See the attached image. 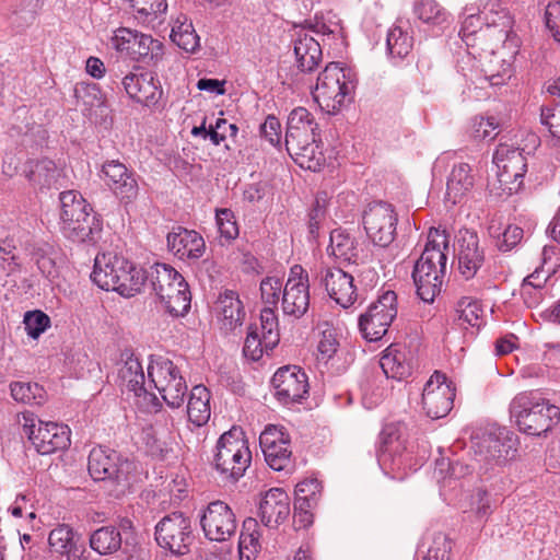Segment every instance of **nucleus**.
Returning a JSON list of instances; mask_svg holds the SVG:
<instances>
[{
    "instance_id": "1",
    "label": "nucleus",
    "mask_w": 560,
    "mask_h": 560,
    "mask_svg": "<svg viewBox=\"0 0 560 560\" xmlns=\"http://www.w3.org/2000/svg\"><path fill=\"white\" fill-rule=\"evenodd\" d=\"M448 236L444 230L431 228L420 258L416 261L412 279L419 298L431 303L440 294L446 269Z\"/></svg>"
},
{
    "instance_id": "2",
    "label": "nucleus",
    "mask_w": 560,
    "mask_h": 560,
    "mask_svg": "<svg viewBox=\"0 0 560 560\" xmlns=\"http://www.w3.org/2000/svg\"><path fill=\"white\" fill-rule=\"evenodd\" d=\"M482 11L474 13L471 8H466V18L462 23L459 36L471 51H487L493 48L492 43H504L510 39L512 21L504 9H494V4Z\"/></svg>"
},
{
    "instance_id": "3",
    "label": "nucleus",
    "mask_w": 560,
    "mask_h": 560,
    "mask_svg": "<svg viewBox=\"0 0 560 560\" xmlns=\"http://www.w3.org/2000/svg\"><path fill=\"white\" fill-rule=\"evenodd\" d=\"M92 281L105 291H116L130 298L138 294L144 285L147 276L127 258L113 253L96 255L91 273Z\"/></svg>"
},
{
    "instance_id": "4",
    "label": "nucleus",
    "mask_w": 560,
    "mask_h": 560,
    "mask_svg": "<svg viewBox=\"0 0 560 560\" xmlns=\"http://www.w3.org/2000/svg\"><path fill=\"white\" fill-rule=\"evenodd\" d=\"M510 417L521 432L539 436L560 422V409L537 392L527 390L512 399Z\"/></svg>"
},
{
    "instance_id": "5",
    "label": "nucleus",
    "mask_w": 560,
    "mask_h": 560,
    "mask_svg": "<svg viewBox=\"0 0 560 560\" xmlns=\"http://www.w3.org/2000/svg\"><path fill=\"white\" fill-rule=\"evenodd\" d=\"M60 230L65 237L77 243L95 244L102 231L100 220L91 214L92 208L75 190L62 191L59 196Z\"/></svg>"
},
{
    "instance_id": "6",
    "label": "nucleus",
    "mask_w": 560,
    "mask_h": 560,
    "mask_svg": "<svg viewBox=\"0 0 560 560\" xmlns=\"http://www.w3.org/2000/svg\"><path fill=\"white\" fill-rule=\"evenodd\" d=\"M355 84L357 78L350 68L330 62L318 74L312 95L322 110L336 114L352 100Z\"/></svg>"
},
{
    "instance_id": "7",
    "label": "nucleus",
    "mask_w": 560,
    "mask_h": 560,
    "mask_svg": "<svg viewBox=\"0 0 560 560\" xmlns=\"http://www.w3.org/2000/svg\"><path fill=\"white\" fill-rule=\"evenodd\" d=\"M155 295L173 316H184L190 310L191 295L184 277L172 266L154 264L148 276Z\"/></svg>"
},
{
    "instance_id": "8",
    "label": "nucleus",
    "mask_w": 560,
    "mask_h": 560,
    "mask_svg": "<svg viewBox=\"0 0 560 560\" xmlns=\"http://www.w3.org/2000/svg\"><path fill=\"white\" fill-rule=\"evenodd\" d=\"M252 462V452L242 429L233 427L217 442L214 468L225 480L237 481Z\"/></svg>"
},
{
    "instance_id": "9",
    "label": "nucleus",
    "mask_w": 560,
    "mask_h": 560,
    "mask_svg": "<svg viewBox=\"0 0 560 560\" xmlns=\"http://www.w3.org/2000/svg\"><path fill=\"white\" fill-rule=\"evenodd\" d=\"M20 422L23 433L28 438L36 452L42 455L66 450L70 445L68 425L42 421L30 412H23Z\"/></svg>"
},
{
    "instance_id": "10",
    "label": "nucleus",
    "mask_w": 560,
    "mask_h": 560,
    "mask_svg": "<svg viewBox=\"0 0 560 560\" xmlns=\"http://www.w3.org/2000/svg\"><path fill=\"white\" fill-rule=\"evenodd\" d=\"M135 464L114 450L97 446L91 450L88 458V470L96 481H113L122 488L132 481Z\"/></svg>"
},
{
    "instance_id": "11",
    "label": "nucleus",
    "mask_w": 560,
    "mask_h": 560,
    "mask_svg": "<svg viewBox=\"0 0 560 560\" xmlns=\"http://www.w3.org/2000/svg\"><path fill=\"white\" fill-rule=\"evenodd\" d=\"M148 377L171 408H179L187 394V384L178 368L168 359L159 357L148 365Z\"/></svg>"
},
{
    "instance_id": "12",
    "label": "nucleus",
    "mask_w": 560,
    "mask_h": 560,
    "mask_svg": "<svg viewBox=\"0 0 560 560\" xmlns=\"http://www.w3.org/2000/svg\"><path fill=\"white\" fill-rule=\"evenodd\" d=\"M380 440L378 464L385 474H392L393 478L404 479L407 476V470H416L417 464L412 463L413 457L401 441L395 425H386L381 432Z\"/></svg>"
},
{
    "instance_id": "13",
    "label": "nucleus",
    "mask_w": 560,
    "mask_h": 560,
    "mask_svg": "<svg viewBox=\"0 0 560 560\" xmlns=\"http://www.w3.org/2000/svg\"><path fill=\"white\" fill-rule=\"evenodd\" d=\"M194 538L191 520L182 512L167 514L155 525L158 545L173 555L188 553Z\"/></svg>"
},
{
    "instance_id": "14",
    "label": "nucleus",
    "mask_w": 560,
    "mask_h": 560,
    "mask_svg": "<svg viewBox=\"0 0 560 560\" xmlns=\"http://www.w3.org/2000/svg\"><path fill=\"white\" fill-rule=\"evenodd\" d=\"M517 436L506 428H492L475 438L474 446L480 460L491 465H504L517 454Z\"/></svg>"
},
{
    "instance_id": "15",
    "label": "nucleus",
    "mask_w": 560,
    "mask_h": 560,
    "mask_svg": "<svg viewBox=\"0 0 560 560\" xmlns=\"http://www.w3.org/2000/svg\"><path fill=\"white\" fill-rule=\"evenodd\" d=\"M397 316V295L392 290L384 291L360 316L359 327L369 341L380 340Z\"/></svg>"
},
{
    "instance_id": "16",
    "label": "nucleus",
    "mask_w": 560,
    "mask_h": 560,
    "mask_svg": "<svg viewBox=\"0 0 560 560\" xmlns=\"http://www.w3.org/2000/svg\"><path fill=\"white\" fill-rule=\"evenodd\" d=\"M493 163L498 168L497 176L502 189L509 195L517 192L527 170L523 150L500 143L494 151Z\"/></svg>"
},
{
    "instance_id": "17",
    "label": "nucleus",
    "mask_w": 560,
    "mask_h": 560,
    "mask_svg": "<svg viewBox=\"0 0 560 560\" xmlns=\"http://www.w3.org/2000/svg\"><path fill=\"white\" fill-rule=\"evenodd\" d=\"M397 214L386 202H374L366 207L362 223L369 240L378 247H388L396 236Z\"/></svg>"
},
{
    "instance_id": "18",
    "label": "nucleus",
    "mask_w": 560,
    "mask_h": 560,
    "mask_svg": "<svg viewBox=\"0 0 560 560\" xmlns=\"http://www.w3.org/2000/svg\"><path fill=\"white\" fill-rule=\"evenodd\" d=\"M113 47L132 60H159L163 55V44L151 35L127 27H119L112 36Z\"/></svg>"
},
{
    "instance_id": "19",
    "label": "nucleus",
    "mask_w": 560,
    "mask_h": 560,
    "mask_svg": "<svg viewBox=\"0 0 560 560\" xmlns=\"http://www.w3.org/2000/svg\"><path fill=\"white\" fill-rule=\"evenodd\" d=\"M259 444L271 469L283 471L292 467L291 440L283 427L268 424L260 433Z\"/></svg>"
},
{
    "instance_id": "20",
    "label": "nucleus",
    "mask_w": 560,
    "mask_h": 560,
    "mask_svg": "<svg viewBox=\"0 0 560 560\" xmlns=\"http://www.w3.org/2000/svg\"><path fill=\"white\" fill-rule=\"evenodd\" d=\"M454 397V387L446 382L445 374L436 371L423 387L422 408L431 419L443 418L452 410Z\"/></svg>"
},
{
    "instance_id": "21",
    "label": "nucleus",
    "mask_w": 560,
    "mask_h": 560,
    "mask_svg": "<svg viewBox=\"0 0 560 560\" xmlns=\"http://www.w3.org/2000/svg\"><path fill=\"white\" fill-rule=\"evenodd\" d=\"M205 536L212 541H225L236 530V518L232 509L223 501L210 502L200 515Z\"/></svg>"
},
{
    "instance_id": "22",
    "label": "nucleus",
    "mask_w": 560,
    "mask_h": 560,
    "mask_svg": "<svg viewBox=\"0 0 560 560\" xmlns=\"http://www.w3.org/2000/svg\"><path fill=\"white\" fill-rule=\"evenodd\" d=\"M282 311L285 315L300 318L310 307L308 276L300 265L291 268L282 292Z\"/></svg>"
},
{
    "instance_id": "23",
    "label": "nucleus",
    "mask_w": 560,
    "mask_h": 560,
    "mask_svg": "<svg viewBox=\"0 0 560 560\" xmlns=\"http://www.w3.org/2000/svg\"><path fill=\"white\" fill-rule=\"evenodd\" d=\"M275 396L284 405L304 398L308 390L306 374L296 365L280 368L272 376Z\"/></svg>"
},
{
    "instance_id": "24",
    "label": "nucleus",
    "mask_w": 560,
    "mask_h": 560,
    "mask_svg": "<svg viewBox=\"0 0 560 560\" xmlns=\"http://www.w3.org/2000/svg\"><path fill=\"white\" fill-rule=\"evenodd\" d=\"M506 43L493 44L492 49H488L487 51H469L474 57L482 58L483 54H486L485 58V74L491 85H502L512 77V61L515 55L514 50L505 51Z\"/></svg>"
},
{
    "instance_id": "25",
    "label": "nucleus",
    "mask_w": 560,
    "mask_h": 560,
    "mask_svg": "<svg viewBox=\"0 0 560 560\" xmlns=\"http://www.w3.org/2000/svg\"><path fill=\"white\" fill-rule=\"evenodd\" d=\"M320 283L328 295L342 307L352 305L357 299L353 277L340 268H325L320 271Z\"/></svg>"
},
{
    "instance_id": "26",
    "label": "nucleus",
    "mask_w": 560,
    "mask_h": 560,
    "mask_svg": "<svg viewBox=\"0 0 560 560\" xmlns=\"http://www.w3.org/2000/svg\"><path fill=\"white\" fill-rule=\"evenodd\" d=\"M122 85L130 98L151 106L155 105L162 95V90L152 72L137 69L122 79Z\"/></svg>"
},
{
    "instance_id": "27",
    "label": "nucleus",
    "mask_w": 560,
    "mask_h": 560,
    "mask_svg": "<svg viewBox=\"0 0 560 560\" xmlns=\"http://www.w3.org/2000/svg\"><path fill=\"white\" fill-rule=\"evenodd\" d=\"M102 179L120 199L131 200L138 195V184L133 174L119 161L112 160L103 164Z\"/></svg>"
},
{
    "instance_id": "28",
    "label": "nucleus",
    "mask_w": 560,
    "mask_h": 560,
    "mask_svg": "<svg viewBox=\"0 0 560 560\" xmlns=\"http://www.w3.org/2000/svg\"><path fill=\"white\" fill-rule=\"evenodd\" d=\"M476 176L465 162L454 163L446 179L445 200L452 205L466 201L472 194Z\"/></svg>"
},
{
    "instance_id": "29",
    "label": "nucleus",
    "mask_w": 560,
    "mask_h": 560,
    "mask_svg": "<svg viewBox=\"0 0 560 560\" xmlns=\"http://www.w3.org/2000/svg\"><path fill=\"white\" fill-rule=\"evenodd\" d=\"M167 246L182 260H198L206 252L203 237L194 230L183 228L168 233Z\"/></svg>"
},
{
    "instance_id": "30",
    "label": "nucleus",
    "mask_w": 560,
    "mask_h": 560,
    "mask_svg": "<svg viewBox=\"0 0 560 560\" xmlns=\"http://www.w3.org/2000/svg\"><path fill=\"white\" fill-rule=\"evenodd\" d=\"M458 270L465 279L475 277L485 260L483 250L479 248V238L475 232L464 231L458 238Z\"/></svg>"
},
{
    "instance_id": "31",
    "label": "nucleus",
    "mask_w": 560,
    "mask_h": 560,
    "mask_svg": "<svg viewBox=\"0 0 560 560\" xmlns=\"http://www.w3.org/2000/svg\"><path fill=\"white\" fill-rule=\"evenodd\" d=\"M290 514V499L280 488L268 490L259 502V517L267 527H277Z\"/></svg>"
},
{
    "instance_id": "32",
    "label": "nucleus",
    "mask_w": 560,
    "mask_h": 560,
    "mask_svg": "<svg viewBox=\"0 0 560 560\" xmlns=\"http://www.w3.org/2000/svg\"><path fill=\"white\" fill-rule=\"evenodd\" d=\"M77 103L82 112L95 122L104 121L108 117L109 108L105 96L95 83H79L74 89Z\"/></svg>"
},
{
    "instance_id": "33",
    "label": "nucleus",
    "mask_w": 560,
    "mask_h": 560,
    "mask_svg": "<svg viewBox=\"0 0 560 560\" xmlns=\"http://www.w3.org/2000/svg\"><path fill=\"white\" fill-rule=\"evenodd\" d=\"M319 137L318 124L314 115L304 107L294 108L287 124L285 145H296L298 141Z\"/></svg>"
},
{
    "instance_id": "34",
    "label": "nucleus",
    "mask_w": 560,
    "mask_h": 560,
    "mask_svg": "<svg viewBox=\"0 0 560 560\" xmlns=\"http://www.w3.org/2000/svg\"><path fill=\"white\" fill-rule=\"evenodd\" d=\"M32 186L44 188H59L63 185V170L49 159L30 162L24 171Z\"/></svg>"
},
{
    "instance_id": "35",
    "label": "nucleus",
    "mask_w": 560,
    "mask_h": 560,
    "mask_svg": "<svg viewBox=\"0 0 560 560\" xmlns=\"http://www.w3.org/2000/svg\"><path fill=\"white\" fill-rule=\"evenodd\" d=\"M412 13L429 30L443 32L453 23L452 14L436 0H416Z\"/></svg>"
},
{
    "instance_id": "36",
    "label": "nucleus",
    "mask_w": 560,
    "mask_h": 560,
    "mask_svg": "<svg viewBox=\"0 0 560 560\" xmlns=\"http://www.w3.org/2000/svg\"><path fill=\"white\" fill-rule=\"evenodd\" d=\"M319 137L298 141L296 145L287 144V151L294 162L304 170L317 172L325 164V155L318 144Z\"/></svg>"
},
{
    "instance_id": "37",
    "label": "nucleus",
    "mask_w": 560,
    "mask_h": 560,
    "mask_svg": "<svg viewBox=\"0 0 560 560\" xmlns=\"http://www.w3.org/2000/svg\"><path fill=\"white\" fill-rule=\"evenodd\" d=\"M215 310L221 329L231 331L242 325L245 312L236 292L226 290L220 294Z\"/></svg>"
},
{
    "instance_id": "38",
    "label": "nucleus",
    "mask_w": 560,
    "mask_h": 560,
    "mask_svg": "<svg viewBox=\"0 0 560 560\" xmlns=\"http://www.w3.org/2000/svg\"><path fill=\"white\" fill-rule=\"evenodd\" d=\"M119 385L135 397L147 394L145 377L141 362L133 354H127L118 366Z\"/></svg>"
},
{
    "instance_id": "39",
    "label": "nucleus",
    "mask_w": 560,
    "mask_h": 560,
    "mask_svg": "<svg viewBox=\"0 0 560 560\" xmlns=\"http://www.w3.org/2000/svg\"><path fill=\"white\" fill-rule=\"evenodd\" d=\"M294 54L298 67L302 71H313L322 60L319 43L305 30H300L295 34Z\"/></svg>"
},
{
    "instance_id": "40",
    "label": "nucleus",
    "mask_w": 560,
    "mask_h": 560,
    "mask_svg": "<svg viewBox=\"0 0 560 560\" xmlns=\"http://www.w3.org/2000/svg\"><path fill=\"white\" fill-rule=\"evenodd\" d=\"M380 366L387 378L396 381L407 378L412 370L407 351L398 345H390L384 350L380 359Z\"/></svg>"
},
{
    "instance_id": "41",
    "label": "nucleus",
    "mask_w": 560,
    "mask_h": 560,
    "mask_svg": "<svg viewBox=\"0 0 560 560\" xmlns=\"http://www.w3.org/2000/svg\"><path fill=\"white\" fill-rule=\"evenodd\" d=\"M132 9L135 20L151 28L159 27L164 21L167 12L166 0H125Z\"/></svg>"
},
{
    "instance_id": "42",
    "label": "nucleus",
    "mask_w": 560,
    "mask_h": 560,
    "mask_svg": "<svg viewBox=\"0 0 560 560\" xmlns=\"http://www.w3.org/2000/svg\"><path fill=\"white\" fill-rule=\"evenodd\" d=\"M89 544L97 555L112 556L120 550L122 536L119 528L114 525H106L91 533Z\"/></svg>"
},
{
    "instance_id": "43",
    "label": "nucleus",
    "mask_w": 560,
    "mask_h": 560,
    "mask_svg": "<svg viewBox=\"0 0 560 560\" xmlns=\"http://www.w3.org/2000/svg\"><path fill=\"white\" fill-rule=\"evenodd\" d=\"M187 416L189 421L197 427L209 421L211 416L210 392L203 385L192 387L187 404Z\"/></svg>"
},
{
    "instance_id": "44",
    "label": "nucleus",
    "mask_w": 560,
    "mask_h": 560,
    "mask_svg": "<svg viewBox=\"0 0 560 560\" xmlns=\"http://www.w3.org/2000/svg\"><path fill=\"white\" fill-rule=\"evenodd\" d=\"M171 39L187 52H195L200 47V38L186 15H178L172 25Z\"/></svg>"
},
{
    "instance_id": "45",
    "label": "nucleus",
    "mask_w": 560,
    "mask_h": 560,
    "mask_svg": "<svg viewBox=\"0 0 560 560\" xmlns=\"http://www.w3.org/2000/svg\"><path fill=\"white\" fill-rule=\"evenodd\" d=\"M74 532L67 524H60L54 528L48 536V542L52 551L67 556L68 560L79 558Z\"/></svg>"
},
{
    "instance_id": "46",
    "label": "nucleus",
    "mask_w": 560,
    "mask_h": 560,
    "mask_svg": "<svg viewBox=\"0 0 560 560\" xmlns=\"http://www.w3.org/2000/svg\"><path fill=\"white\" fill-rule=\"evenodd\" d=\"M258 524L254 518H247L243 523L240 535L238 553L240 560H255L260 550Z\"/></svg>"
},
{
    "instance_id": "47",
    "label": "nucleus",
    "mask_w": 560,
    "mask_h": 560,
    "mask_svg": "<svg viewBox=\"0 0 560 560\" xmlns=\"http://www.w3.org/2000/svg\"><path fill=\"white\" fill-rule=\"evenodd\" d=\"M329 253L341 261H355L358 249L354 238L342 230H334L330 233Z\"/></svg>"
},
{
    "instance_id": "48",
    "label": "nucleus",
    "mask_w": 560,
    "mask_h": 560,
    "mask_svg": "<svg viewBox=\"0 0 560 560\" xmlns=\"http://www.w3.org/2000/svg\"><path fill=\"white\" fill-rule=\"evenodd\" d=\"M386 45L387 52L393 59H402L412 50L413 38L401 26L394 25L388 31Z\"/></svg>"
},
{
    "instance_id": "49",
    "label": "nucleus",
    "mask_w": 560,
    "mask_h": 560,
    "mask_svg": "<svg viewBox=\"0 0 560 560\" xmlns=\"http://www.w3.org/2000/svg\"><path fill=\"white\" fill-rule=\"evenodd\" d=\"M322 492L320 482L315 479H305L295 487V508H316Z\"/></svg>"
},
{
    "instance_id": "50",
    "label": "nucleus",
    "mask_w": 560,
    "mask_h": 560,
    "mask_svg": "<svg viewBox=\"0 0 560 560\" xmlns=\"http://www.w3.org/2000/svg\"><path fill=\"white\" fill-rule=\"evenodd\" d=\"M457 313L462 325L467 324L470 327H480L483 322V308L472 298H462L457 303Z\"/></svg>"
},
{
    "instance_id": "51",
    "label": "nucleus",
    "mask_w": 560,
    "mask_h": 560,
    "mask_svg": "<svg viewBox=\"0 0 560 560\" xmlns=\"http://www.w3.org/2000/svg\"><path fill=\"white\" fill-rule=\"evenodd\" d=\"M257 328L259 329L260 335L265 338V346L267 347V350H273V348L279 343L280 335L278 329V318L271 307L261 310L260 326H257Z\"/></svg>"
},
{
    "instance_id": "52",
    "label": "nucleus",
    "mask_w": 560,
    "mask_h": 560,
    "mask_svg": "<svg viewBox=\"0 0 560 560\" xmlns=\"http://www.w3.org/2000/svg\"><path fill=\"white\" fill-rule=\"evenodd\" d=\"M10 388L13 399L16 401L40 405L45 400V390L36 383L15 382L11 384Z\"/></svg>"
},
{
    "instance_id": "53",
    "label": "nucleus",
    "mask_w": 560,
    "mask_h": 560,
    "mask_svg": "<svg viewBox=\"0 0 560 560\" xmlns=\"http://www.w3.org/2000/svg\"><path fill=\"white\" fill-rule=\"evenodd\" d=\"M538 4L544 8L546 27L560 44V0H538Z\"/></svg>"
},
{
    "instance_id": "54",
    "label": "nucleus",
    "mask_w": 560,
    "mask_h": 560,
    "mask_svg": "<svg viewBox=\"0 0 560 560\" xmlns=\"http://www.w3.org/2000/svg\"><path fill=\"white\" fill-rule=\"evenodd\" d=\"M269 351L265 346V338L260 335L257 326H250L244 342V355L253 361H257L265 352L268 353Z\"/></svg>"
},
{
    "instance_id": "55",
    "label": "nucleus",
    "mask_w": 560,
    "mask_h": 560,
    "mask_svg": "<svg viewBox=\"0 0 560 560\" xmlns=\"http://www.w3.org/2000/svg\"><path fill=\"white\" fill-rule=\"evenodd\" d=\"M215 220L221 238H224L225 242H231L237 237L238 226L235 215L230 209L217 210Z\"/></svg>"
},
{
    "instance_id": "56",
    "label": "nucleus",
    "mask_w": 560,
    "mask_h": 560,
    "mask_svg": "<svg viewBox=\"0 0 560 560\" xmlns=\"http://www.w3.org/2000/svg\"><path fill=\"white\" fill-rule=\"evenodd\" d=\"M452 550L451 539L443 533L433 536L423 560H450Z\"/></svg>"
},
{
    "instance_id": "57",
    "label": "nucleus",
    "mask_w": 560,
    "mask_h": 560,
    "mask_svg": "<svg viewBox=\"0 0 560 560\" xmlns=\"http://www.w3.org/2000/svg\"><path fill=\"white\" fill-rule=\"evenodd\" d=\"M23 324L26 334L36 339L50 326V318L42 311H31L25 314Z\"/></svg>"
},
{
    "instance_id": "58",
    "label": "nucleus",
    "mask_w": 560,
    "mask_h": 560,
    "mask_svg": "<svg viewBox=\"0 0 560 560\" xmlns=\"http://www.w3.org/2000/svg\"><path fill=\"white\" fill-rule=\"evenodd\" d=\"M498 128L499 122L494 117H476L471 121V133L476 139H493Z\"/></svg>"
},
{
    "instance_id": "59",
    "label": "nucleus",
    "mask_w": 560,
    "mask_h": 560,
    "mask_svg": "<svg viewBox=\"0 0 560 560\" xmlns=\"http://www.w3.org/2000/svg\"><path fill=\"white\" fill-rule=\"evenodd\" d=\"M540 121L553 138L560 140V100L552 106L541 108Z\"/></svg>"
},
{
    "instance_id": "60",
    "label": "nucleus",
    "mask_w": 560,
    "mask_h": 560,
    "mask_svg": "<svg viewBox=\"0 0 560 560\" xmlns=\"http://www.w3.org/2000/svg\"><path fill=\"white\" fill-rule=\"evenodd\" d=\"M51 248L48 246L38 247L33 253V259L35 260L39 271L47 278H55L57 276V268L55 259L51 257Z\"/></svg>"
},
{
    "instance_id": "61",
    "label": "nucleus",
    "mask_w": 560,
    "mask_h": 560,
    "mask_svg": "<svg viewBox=\"0 0 560 560\" xmlns=\"http://www.w3.org/2000/svg\"><path fill=\"white\" fill-rule=\"evenodd\" d=\"M339 342L336 338V334L332 329H326L322 332L320 339L317 346V358L324 362H327L337 352Z\"/></svg>"
},
{
    "instance_id": "62",
    "label": "nucleus",
    "mask_w": 560,
    "mask_h": 560,
    "mask_svg": "<svg viewBox=\"0 0 560 560\" xmlns=\"http://www.w3.org/2000/svg\"><path fill=\"white\" fill-rule=\"evenodd\" d=\"M281 292H283L282 282L278 278L267 277L260 283L261 299L266 304L277 305Z\"/></svg>"
},
{
    "instance_id": "63",
    "label": "nucleus",
    "mask_w": 560,
    "mask_h": 560,
    "mask_svg": "<svg viewBox=\"0 0 560 560\" xmlns=\"http://www.w3.org/2000/svg\"><path fill=\"white\" fill-rule=\"evenodd\" d=\"M225 128L230 130V137H236L238 128L235 124H228L224 118H218L215 125H210L208 129V138L214 145H219L226 139Z\"/></svg>"
},
{
    "instance_id": "64",
    "label": "nucleus",
    "mask_w": 560,
    "mask_h": 560,
    "mask_svg": "<svg viewBox=\"0 0 560 560\" xmlns=\"http://www.w3.org/2000/svg\"><path fill=\"white\" fill-rule=\"evenodd\" d=\"M260 133L270 144L279 145L281 140V124L279 119L269 115L260 126Z\"/></svg>"
}]
</instances>
